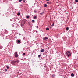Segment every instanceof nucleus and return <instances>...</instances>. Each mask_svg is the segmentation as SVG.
Instances as JSON below:
<instances>
[{
	"label": "nucleus",
	"mask_w": 78,
	"mask_h": 78,
	"mask_svg": "<svg viewBox=\"0 0 78 78\" xmlns=\"http://www.w3.org/2000/svg\"><path fill=\"white\" fill-rule=\"evenodd\" d=\"M11 64H12V65H16V61L13 60L11 61Z\"/></svg>",
	"instance_id": "nucleus-1"
},
{
	"label": "nucleus",
	"mask_w": 78,
	"mask_h": 78,
	"mask_svg": "<svg viewBox=\"0 0 78 78\" xmlns=\"http://www.w3.org/2000/svg\"><path fill=\"white\" fill-rule=\"evenodd\" d=\"M6 67H7V69H9V66H7Z\"/></svg>",
	"instance_id": "nucleus-21"
},
{
	"label": "nucleus",
	"mask_w": 78,
	"mask_h": 78,
	"mask_svg": "<svg viewBox=\"0 0 78 78\" xmlns=\"http://www.w3.org/2000/svg\"><path fill=\"white\" fill-rule=\"evenodd\" d=\"M1 35H2V36H5L4 35H3V34H1Z\"/></svg>",
	"instance_id": "nucleus-41"
},
{
	"label": "nucleus",
	"mask_w": 78,
	"mask_h": 78,
	"mask_svg": "<svg viewBox=\"0 0 78 78\" xmlns=\"http://www.w3.org/2000/svg\"><path fill=\"white\" fill-rule=\"evenodd\" d=\"M3 48V46H0V49H2Z\"/></svg>",
	"instance_id": "nucleus-15"
},
{
	"label": "nucleus",
	"mask_w": 78,
	"mask_h": 78,
	"mask_svg": "<svg viewBox=\"0 0 78 78\" xmlns=\"http://www.w3.org/2000/svg\"><path fill=\"white\" fill-rule=\"evenodd\" d=\"M5 70L6 72H7V69H5Z\"/></svg>",
	"instance_id": "nucleus-35"
},
{
	"label": "nucleus",
	"mask_w": 78,
	"mask_h": 78,
	"mask_svg": "<svg viewBox=\"0 0 78 78\" xmlns=\"http://www.w3.org/2000/svg\"><path fill=\"white\" fill-rule=\"evenodd\" d=\"M27 22V20H26V19H23V20L22 21V22H24V23H25V22Z\"/></svg>",
	"instance_id": "nucleus-5"
},
{
	"label": "nucleus",
	"mask_w": 78,
	"mask_h": 78,
	"mask_svg": "<svg viewBox=\"0 0 78 78\" xmlns=\"http://www.w3.org/2000/svg\"><path fill=\"white\" fill-rule=\"evenodd\" d=\"M44 49H41V52H44Z\"/></svg>",
	"instance_id": "nucleus-10"
},
{
	"label": "nucleus",
	"mask_w": 78,
	"mask_h": 78,
	"mask_svg": "<svg viewBox=\"0 0 78 78\" xmlns=\"http://www.w3.org/2000/svg\"><path fill=\"white\" fill-rule=\"evenodd\" d=\"M44 39V41H46V40L48 39V38L47 37H45Z\"/></svg>",
	"instance_id": "nucleus-8"
},
{
	"label": "nucleus",
	"mask_w": 78,
	"mask_h": 78,
	"mask_svg": "<svg viewBox=\"0 0 78 78\" xmlns=\"http://www.w3.org/2000/svg\"><path fill=\"white\" fill-rule=\"evenodd\" d=\"M19 36H20V35H21V34H19Z\"/></svg>",
	"instance_id": "nucleus-40"
},
{
	"label": "nucleus",
	"mask_w": 78,
	"mask_h": 78,
	"mask_svg": "<svg viewBox=\"0 0 78 78\" xmlns=\"http://www.w3.org/2000/svg\"><path fill=\"white\" fill-rule=\"evenodd\" d=\"M5 33H8V31L7 30H5Z\"/></svg>",
	"instance_id": "nucleus-19"
},
{
	"label": "nucleus",
	"mask_w": 78,
	"mask_h": 78,
	"mask_svg": "<svg viewBox=\"0 0 78 78\" xmlns=\"http://www.w3.org/2000/svg\"><path fill=\"white\" fill-rule=\"evenodd\" d=\"M38 57L39 58H40V57H41V55H38Z\"/></svg>",
	"instance_id": "nucleus-31"
},
{
	"label": "nucleus",
	"mask_w": 78,
	"mask_h": 78,
	"mask_svg": "<svg viewBox=\"0 0 78 78\" xmlns=\"http://www.w3.org/2000/svg\"><path fill=\"white\" fill-rule=\"evenodd\" d=\"M3 38L4 39H6V36H5Z\"/></svg>",
	"instance_id": "nucleus-25"
},
{
	"label": "nucleus",
	"mask_w": 78,
	"mask_h": 78,
	"mask_svg": "<svg viewBox=\"0 0 78 78\" xmlns=\"http://www.w3.org/2000/svg\"><path fill=\"white\" fill-rule=\"evenodd\" d=\"M50 0H46V1H47V2H48Z\"/></svg>",
	"instance_id": "nucleus-38"
},
{
	"label": "nucleus",
	"mask_w": 78,
	"mask_h": 78,
	"mask_svg": "<svg viewBox=\"0 0 78 78\" xmlns=\"http://www.w3.org/2000/svg\"><path fill=\"white\" fill-rule=\"evenodd\" d=\"M32 22H33V23H34V22H35L34 20H32Z\"/></svg>",
	"instance_id": "nucleus-18"
},
{
	"label": "nucleus",
	"mask_w": 78,
	"mask_h": 78,
	"mask_svg": "<svg viewBox=\"0 0 78 78\" xmlns=\"http://www.w3.org/2000/svg\"><path fill=\"white\" fill-rule=\"evenodd\" d=\"M17 42L18 43H20V40H18L17 41Z\"/></svg>",
	"instance_id": "nucleus-17"
},
{
	"label": "nucleus",
	"mask_w": 78,
	"mask_h": 78,
	"mask_svg": "<svg viewBox=\"0 0 78 78\" xmlns=\"http://www.w3.org/2000/svg\"><path fill=\"white\" fill-rule=\"evenodd\" d=\"M21 6L20 7V8H22L23 7V6L22 5H20Z\"/></svg>",
	"instance_id": "nucleus-30"
},
{
	"label": "nucleus",
	"mask_w": 78,
	"mask_h": 78,
	"mask_svg": "<svg viewBox=\"0 0 78 78\" xmlns=\"http://www.w3.org/2000/svg\"><path fill=\"white\" fill-rule=\"evenodd\" d=\"M75 2H76L77 3H78V0H75Z\"/></svg>",
	"instance_id": "nucleus-22"
},
{
	"label": "nucleus",
	"mask_w": 78,
	"mask_h": 78,
	"mask_svg": "<svg viewBox=\"0 0 78 78\" xmlns=\"http://www.w3.org/2000/svg\"><path fill=\"white\" fill-rule=\"evenodd\" d=\"M34 12H35V13H36V12H37L36 10H34Z\"/></svg>",
	"instance_id": "nucleus-32"
},
{
	"label": "nucleus",
	"mask_w": 78,
	"mask_h": 78,
	"mask_svg": "<svg viewBox=\"0 0 78 78\" xmlns=\"http://www.w3.org/2000/svg\"><path fill=\"white\" fill-rule=\"evenodd\" d=\"M25 23H24L23 22H22L21 23V26H23V25H25Z\"/></svg>",
	"instance_id": "nucleus-6"
},
{
	"label": "nucleus",
	"mask_w": 78,
	"mask_h": 78,
	"mask_svg": "<svg viewBox=\"0 0 78 78\" xmlns=\"http://www.w3.org/2000/svg\"><path fill=\"white\" fill-rule=\"evenodd\" d=\"M33 52H34V51H33Z\"/></svg>",
	"instance_id": "nucleus-43"
},
{
	"label": "nucleus",
	"mask_w": 78,
	"mask_h": 78,
	"mask_svg": "<svg viewBox=\"0 0 78 78\" xmlns=\"http://www.w3.org/2000/svg\"><path fill=\"white\" fill-rule=\"evenodd\" d=\"M30 17V16H26V18L27 19H29V18Z\"/></svg>",
	"instance_id": "nucleus-14"
},
{
	"label": "nucleus",
	"mask_w": 78,
	"mask_h": 78,
	"mask_svg": "<svg viewBox=\"0 0 78 78\" xmlns=\"http://www.w3.org/2000/svg\"><path fill=\"white\" fill-rule=\"evenodd\" d=\"M17 15H18V16H20V12L18 13Z\"/></svg>",
	"instance_id": "nucleus-16"
},
{
	"label": "nucleus",
	"mask_w": 78,
	"mask_h": 78,
	"mask_svg": "<svg viewBox=\"0 0 78 78\" xmlns=\"http://www.w3.org/2000/svg\"><path fill=\"white\" fill-rule=\"evenodd\" d=\"M36 33H37V31H36Z\"/></svg>",
	"instance_id": "nucleus-42"
},
{
	"label": "nucleus",
	"mask_w": 78,
	"mask_h": 78,
	"mask_svg": "<svg viewBox=\"0 0 78 78\" xmlns=\"http://www.w3.org/2000/svg\"><path fill=\"white\" fill-rule=\"evenodd\" d=\"M23 56H25V53H23Z\"/></svg>",
	"instance_id": "nucleus-29"
},
{
	"label": "nucleus",
	"mask_w": 78,
	"mask_h": 78,
	"mask_svg": "<svg viewBox=\"0 0 78 78\" xmlns=\"http://www.w3.org/2000/svg\"><path fill=\"white\" fill-rule=\"evenodd\" d=\"M36 28H38V26H36Z\"/></svg>",
	"instance_id": "nucleus-37"
},
{
	"label": "nucleus",
	"mask_w": 78,
	"mask_h": 78,
	"mask_svg": "<svg viewBox=\"0 0 78 78\" xmlns=\"http://www.w3.org/2000/svg\"><path fill=\"white\" fill-rule=\"evenodd\" d=\"M16 61V63H17H17H19L20 61L18 59H17L16 60V61Z\"/></svg>",
	"instance_id": "nucleus-7"
},
{
	"label": "nucleus",
	"mask_w": 78,
	"mask_h": 78,
	"mask_svg": "<svg viewBox=\"0 0 78 78\" xmlns=\"http://www.w3.org/2000/svg\"><path fill=\"white\" fill-rule=\"evenodd\" d=\"M34 19H37V16H35L34 17Z\"/></svg>",
	"instance_id": "nucleus-12"
},
{
	"label": "nucleus",
	"mask_w": 78,
	"mask_h": 78,
	"mask_svg": "<svg viewBox=\"0 0 78 78\" xmlns=\"http://www.w3.org/2000/svg\"><path fill=\"white\" fill-rule=\"evenodd\" d=\"M66 30H69V27H66Z\"/></svg>",
	"instance_id": "nucleus-23"
},
{
	"label": "nucleus",
	"mask_w": 78,
	"mask_h": 78,
	"mask_svg": "<svg viewBox=\"0 0 78 78\" xmlns=\"http://www.w3.org/2000/svg\"><path fill=\"white\" fill-rule=\"evenodd\" d=\"M15 38H16V39H17V36H16L15 37Z\"/></svg>",
	"instance_id": "nucleus-34"
},
{
	"label": "nucleus",
	"mask_w": 78,
	"mask_h": 78,
	"mask_svg": "<svg viewBox=\"0 0 78 78\" xmlns=\"http://www.w3.org/2000/svg\"><path fill=\"white\" fill-rule=\"evenodd\" d=\"M22 0H19V2H21Z\"/></svg>",
	"instance_id": "nucleus-36"
},
{
	"label": "nucleus",
	"mask_w": 78,
	"mask_h": 78,
	"mask_svg": "<svg viewBox=\"0 0 78 78\" xmlns=\"http://www.w3.org/2000/svg\"><path fill=\"white\" fill-rule=\"evenodd\" d=\"M67 52H68V55H67V56L68 57H69V56H71L70 52L69 51H67Z\"/></svg>",
	"instance_id": "nucleus-4"
},
{
	"label": "nucleus",
	"mask_w": 78,
	"mask_h": 78,
	"mask_svg": "<svg viewBox=\"0 0 78 78\" xmlns=\"http://www.w3.org/2000/svg\"><path fill=\"white\" fill-rule=\"evenodd\" d=\"M52 77H54V75H52Z\"/></svg>",
	"instance_id": "nucleus-39"
},
{
	"label": "nucleus",
	"mask_w": 78,
	"mask_h": 78,
	"mask_svg": "<svg viewBox=\"0 0 78 78\" xmlns=\"http://www.w3.org/2000/svg\"><path fill=\"white\" fill-rule=\"evenodd\" d=\"M53 26H54V23H53L52 24V25H51L52 27H53Z\"/></svg>",
	"instance_id": "nucleus-33"
},
{
	"label": "nucleus",
	"mask_w": 78,
	"mask_h": 78,
	"mask_svg": "<svg viewBox=\"0 0 78 78\" xmlns=\"http://www.w3.org/2000/svg\"><path fill=\"white\" fill-rule=\"evenodd\" d=\"M47 6V5L46 4H45L44 5V7H46Z\"/></svg>",
	"instance_id": "nucleus-13"
},
{
	"label": "nucleus",
	"mask_w": 78,
	"mask_h": 78,
	"mask_svg": "<svg viewBox=\"0 0 78 78\" xmlns=\"http://www.w3.org/2000/svg\"><path fill=\"white\" fill-rule=\"evenodd\" d=\"M71 76H72V77H74V76H75L74 75V74H73V73H72L71 74Z\"/></svg>",
	"instance_id": "nucleus-9"
},
{
	"label": "nucleus",
	"mask_w": 78,
	"mask_h": 78,
	"mask_svg": "<svg viewBox=\"0 0 78 78\" xmlns=\"http://www.w3.org/2000/svg\"><path fill=\"white\" fill-rule=\"evenodd\" d=\"M55 37L58 38V37H59V34H57L55 35Z\"/></svg>",
	"instance_id": "nucleus-2"
},
{
	"label": "nucleus",
	"mask_w": 78,
	"mask_h": 78,
	"mask_svg": "<svg viewBox=\"0 0 78 78\" xmlns=\"http://www.w3.org/2000/svg\"><path fill=\"white\" fill-rule=\"evenodd\" d=\"M47 4H51V2H47Z\"/></svg>",
	"instance_id": "nucleus-24"
},
{
	"label": "nucleus",
	"mask_w": 78,
	"mask_h": 78,
	"mask_svg": "<svg viewBox=\"0 0 78 78\" xmlns=\"http://www.w3.org/2000/svg\"><path fill=\"white\" fill-rule=\"evenodd\" d=\"M44 13V12H43L42 13H40V15H42Z\"/></svg>",
	"instance_id": "nucleus-11"
},
{
	"label": "nucleus",
	"mask_w": 78,
	"mask_h": 78,
	"mask_svg": "<svg viewBox=\"0 0 78 78\" xmlns=\"http://www.w3.org/2000/svg\"><path fill=\"white\" fill-rule=\"evenodd\" d=\"M23 3H25V0H23Z\"/></svg>",
	"instance_id": "nucleus-27"
},
{
	"label": "nucleus",
	"mask_w": 78,
	"mask_h": 78,
	"mask_svg": "<svg viewBox=\"0 0 78 78\" xmlns=\"http://www.w3.org/2000/svg\"><path fill=\"white\" fill-rule=\"evenodd\" d=\"M15 57H16V58H17V57H18V55H17V52H16L15 53Z\"/></svg>",
	"instance_id": "nucleus-3"
},
{
	"label": "nucleus",
	"mask_w": 78,
	"mask_h": 78,
	"mask_svg": "<svg viewBox=\"0 0 78 78\" xmlns=\"http://www.w3.org/2000/svg\"><path fill=\"white\" fill-rule=\"evenodd\" d=\"M46 30H49V28L47 27V28H46Z\"/></svg>",
	"instance_id": "nucleus-20"
},
{
	"label": "nucleus",
	"mask_w": 78,
	"mask_h": 78,
	"mask_svg": "<svg viewBox=\"0 0 78 78\" xmlns=\"http://www.w3.org/2000/svg\"><path fill=\"white\" fill-rule=\"evenodd\" d=\"M66 55H69V54H68V52H67L66 53Z\"/></svg>",
	"instance_id": "nucleus-28"
},
{
	"label": "nucleus",
	"mask_w": 78,
	"mask_h": 78,
	"mask_svg": "<svg viewBox=\"0 0 78 78\" xmlns=\"http://www.w3.org/2000/svg\"><path fill=\"white\" fill-rule=\"evenodd\" d=\"M3 2H5V1H6V0H2Z\"/></svg>",
	"instance_id": "nucleus-26"
}]
</instances>
